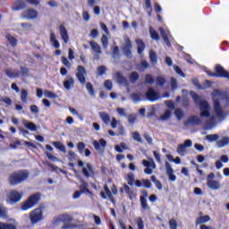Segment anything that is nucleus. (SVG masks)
<instances>
[{
  "label": "nucleus",
  "mask_w": 229,
  "mask_h": 229,
  "mask_svg": "<svg viewBox=\"0 0 229 229\" xmlns=\"http://www.w3.org/2000/svg\"><path fill=\"white\" fill-rule=\"evenodd\" d=\"M28 178H30V171L22 169L13 172L9 175L8 182L12 186L21 185V183H24Z\"/></svg>",
  "instance_id": "nucleus-1"
},
{
  "label": "nucleus",
  "mask_w": 229,
  "mask_h": 229,
  "mask_svg": "<svg viewBox=\"0 0 229 229\" xmlns=\"http://www.w3.org/2000/svg\"><path fill=\"white\" fill-rule=\"evenodd\" d=\"M191 97L194 103L199 106L200 117H206L208 119V117H210V105H208V102L207 100H201V98H199L196 93H192Z\"/></svg>",
  "instance_id": "nucleus-2"
},
{
  "label": "nucleus",
  "mask_w": 229,
  "mask_h": 229,
  "mask_svg": "<svg viewBox=\"0 0 229 229\" xmlns=\"http://www.w3.org/2000/svg\"><path fill=\"white\" fill-rule=\"evenodd\" d=\"M214 71L215 72L208 71V76H210L211 78H225V80H229V72L225 70L221 64H216Z\"/></svg>",
  "instance_id": "nucleus-3"
},
{
  "label": "nucleus",
  "mask_w": 229,
  "mask_h": 229,
  "mask_svg": "<svg viewBox=\"0 0 229 229\" xmlns=\"http://www.w3.org/2000/svg\"><path fill=\"white\" fill-rule=\"evenodd\" d=\"M40 201V193H34L30 195L25 202L21 205V210H30V208H33L37 203Z\"/></svg>",
  "instance_id": "nucleus-4"
},
{
  "label": "nucleus",
  "mask_w": 229,
  "mask_h": 229,
  "mask_svg": "<svg viewBox=\"0 0 229 229\" xmlns=\"http://www.w3.org/2000/svg\"><path fill=\"white\" fill-rule=\"evenodd\" d=\"M143 94L145 101H150V103H155L162 98L160 93L155 90L153 87H148V90Z\"/></svg>",
  "instance_id": "nucleus-5"
},
{
  "label": "nucleus",
  "mask_w": 229,
  "mask_h": 229,
  "mask_svg": "<svg viewBox=\"0 0 229 229\" xmlns=\"http://www.w3.org/2000/svg\"><path fill=\"white\" fill-rule=\"evenodd\" d=\"M44 219V211H42L41 208H35L30 213V220L31 225H37V223H40Z\"/></svg>",
  "instance_id": "nucleus-6"
},
{
  "label": "nucleus",
  "mask_w": 229,
  "mask_h": 229,
  "mask_svg": "<svg viewBox=\"0 0 229 229\" xmlns=\"http://www.w3.org/2000/svg\"><path fill=\"white\" fill-rule=\"evenodd\" d=\"M216 178V174L210 173L207 177V185L208 189L212 191H217L221 189V183L218 181L214 180Z\"/></svg>",
  "instance_id": "nucleus-7"
},
{
  "label": "nucleus",
  "mask_w": 229,
  "mask_h": 229,
  "mask_svg": "<svg viewBox=\"0 0 229 229\" xmlns=\"http://www.w3.org/2000/svg\"><path fill=\"white\" fill-rule=\"evenodd\" d=\"M77 71H78V72L76 73L77 80H79L81 85H85L87 83V79L85 78V74H87V70L85 69V66L79 65L77 67Z\"/></svg>",
  "instance_id": "nucleus-8"
},
{
  "label": "nucleus",
  "mask_w": 229,
  "mask_h": 229,
  "mask_svg": "<svg viewBox=\"0 0 229 229\" xmlns=\"http://www.w3.org/2000/svg\"><path fill=\"white\" fill-rule=\"evenodd\" d=\"M21 17L23 19H28V20L37 19V17H38V12H37V10L33 8H30L22 12Z\"/></svg>",
  "instance_id": "nucleus-9"
},
{
  "label": "nucleus",
  "mask_w": 229,
  "mask_h": 229,
  "mask_svg": "<svg viewBox=\"0 0 229 229\" xmlns=\"http://www.w3.org/2000/svg\"><path fill=\"white\" fill-rule=\"evenodd\" d=\"M100 196L102 199H110L112 203H115V199L114 198V195L112 194V191H110V188H108L107 184L104 185V191L100 192Z\"/></svg>",
  "instance_id": "nucleus-10"
},
{
  "label": "nucleus",
  "mask_w": 229,
  "mask_h": 229,
  "mask_svg": "<svg viewBox=\"0 0 229 229\" xmlns=\"http://www.w3.org/2000/svg\"><path fill=\"white\" fill-rule=\"evenodd\" d=\"M22 192H19L16 190H13L9 194V201L10 203H19L21 199H22Z\"/></svg>",
  "instance_id": "nucleus-11"
},
{
  "label": "nucleus",
  "mask_w": 229,
  "mask_h": 229,
  "mask_svg": "<svg viewBox=\"0 0 229 229\" xmlns=\"http://www.w3.org/2000/svg\"><path fill=\"white\" fill-rule=\"evenodd\" d=\"M165 167L166 171V174L168 176V180L170 182H176V175H174V170L173 169V166H171V164L169 162L165 163Z\"/></svg>",
  "instance_id": "nucleus-12"
},
{
  "label": "nucleus",
  "mask_w": 229,
  "mask_h": 229,
  "mask_svg": "<svg viewBox=\"0 0 229 229\" xmlns=\"http://www.w3.org/2000/svg\"><path fill=\"white\" fill-rule=\"evenodd\" d=\"M142 165H144V167H147L144 170L145 174H153V169L157 167L155 162H149L148 160L144 159L142 160Z\"/></svg>",
  "instance_id": "nucleus-13"
},
{
  "label": "nucleus",
  "mask_w": 229,
  "mask_h": 229,
  "mask_svg": "<svg viewBox=\"0 0 229 229\" xmlns=\"http://www.w3.org/2000/svg\"><path fill=\"white\" fill-rule=\"evenodd\" d=\"M86 167L82 168V174L85 178H90V176H96V172L94 171V167L90 163L86 164Z\"/></svg>",
  "instance_id": "nucleus-14"
},
{
  "label": "nucleus",
  "mask_w": 229,
  "mask_h": 229,
  "mask_svg": "<svg viewBox=\"0 0 229 229\" xmlns=\"http://www.w3.org/2000/svg\"><path fill=\"white\" fill-rule=\"evenodd\" d=\"M191 146H192V140H186L184 143L179 144L177 147L178 155H184L186 151L185 148H191Z\"/></svg>",
  "instance_id": "nucleus-15"
},
{
  "label": "nucleus",
  "mask_w": 229,
  "mask_h": 229,
  "mask_svg": "<svg viewBox=\"0 0 229 229\" xmlns=\"http://www.w3.org/2000/svg\"><path fill=\"white\" fill-rule=\"evenodd\" d=\"M202 121L199 119L198 115H191L190 116L187 121L185 122V126H198L201 124Z\"/></svg>",
  "instance_id": "nucleus-16"
},
{
  "label": "nucleus",
  "mask_w": 229,
  "mask_h": 229,
  "mask_svg": "<svg viewBox=\"0 0 229 229\" xmlns=\"http://www.w3.org/2000/svg\"><path fill=\"white\" fill-rule=\"evenodd\" d=\"M131 41L130 38L125 40V45L123 47V53L127 58H131Z\"/></svg>",
  "instance_id": "nucleus-17"
},
{
  "label": "nucleus",
  "mask_w": 229,
  "mask_h": 229,
  "mask_svg": "<svg viewBox=\"0 0 229 229\" xmlns=\"http://www.w3.org/2000/svg\"><path fill=\"white\" fill-rule=\"evenodd\" d=\"M93 147L95 148L96 151H105V148H106V140L105 139H100L98 141H93Z\"/></svg>",
  "instance_id": "nucleus-18"
},
{
  "label": "nucleus",
  "mask_w": 229,
  "mask_h": 229,
  "mask_svg": "<svg viewBox=\"0 0 229 229\" xmlns=\"http://www.w3.org/2000/svg\"><path fill=\"white\" fill-rule=\"evenodd\" d=\"M24 8H26V2L24 0H16L12 6L13 12H21V10H24Z\"/></svg>",
  "instance_id": "nucleus-19"
},
{
  "label": "nucleus",
  "mask_w": 229,
  "mask_h": 229,
  "mask_svg": "<svg viewBox=\"0 0 229 229\" xmlns=\"http://www.w3.org/2000/svg\"><path fill=\"white\" fill-rule=\"evenodd\" d=\"M59 33L61 38H63L64 42L67 44L69 42V33L67 32V29L64 25L59 26Z\"/></svg>",
  "instance_id": "nucleus-20"
},
{
  "label": "nucleus",
  "mask_w": 229,
  "mask_h": 229,
  "mask_svg": "<svg viewBox=\"0 0 229 229\" xmlns=\"http://www.w3.org/2000/svg\"><path fill=\"white\" fill-rule=\"evenodd\" d=\"M5 74H6V76H8V78H11L12 80H13V79L19 78V76H21V71L8 68L5 70Z\"/></svg>",
  "instance_id": "nucleus-21"
},
{
  "label": "nucleus",
  "mask_w": 229,
  "mask_h": 229,
  "mask_svg": "<svg viewBox=\"0 0 229 229\" xmlns=\"http://www.w3.org/2000/svg\"><path fill=\"white\" fill-rule=\"evenodd\" d=\"M115 79H116V81L119 85H126V86L129 85L128 79H126V77L123 76L122 72H116L115 73Z\"/></svg>",
  "instance_id": "nucleus-22"
},
{
  "label": "nucleus",
  "mask_w": 229,
  "mask_h": 229,
  "mask_svg": "<svg viewBox=\"0 0 229 229\" xmlns=\"http://www.w3.org/2000/svg\"><path fill=\"white\" fill-rule=\"evenodd\" d=\"M214 110L217 117H223V107H221V103L218 100L214 102Z\"/></svg>",
  "instance_id": "nucleus-23"
},
{
  "label": "nucleus",
  "mask_w": 229,
  "mask_h": 229,
  "mask_svg": "<svg viewBox=\"0 0 229 229\" xmlns=\"http://www.w3.org/2000/svg\"><path fill=\"white\" fill-rule=\"evenodd\" d=\"M131 99L133 103H140V101H145L144 93H131Z\"/></svg>",
  "instance_id": "nucleus-24"
},
{
  "label": "nucleus",
  "mask_w": 229,
  "mask_h": 229,
  "mask_svg": "<svg viewBox=\"0 0 229 229\" xmlns=\"http://www.w3.org/2000/svg\"><path fill=\"white\" fill-rule=\"evenodd\" d=\"M81 184L80 185V191L82 194H85L86 192L88 194H92V191L89 190V182H85L84 180L81 181Z\"/></svg>",
  "instance_id": "nucleus-25"
},
{
  "label": "nucleus",
  "mask_w": 229,
  "mask_h": 229,
  "mask_svg": "<svg viewBox=\"0 0 229 229\" xmlns=\"http://www.w3.org/2000/svg\"><path fill=\"white\" fill-rule=\"evenodd\" d=\"M50 43L55 49H60V42L56 40L55 32L50 33Z\"/></svg>",
  "instance_id": "nucleus-26"
},
{
  "label": "nucleus",
  "mask_w": 229,
  "mask_h": 229,
  "mask_svg": "<svg viewBox=\"0 0 229 229\" xmlns=\"http://www.w3.org/2000/svg\"><path fill=\"white\" fill-rule=\"evenodd\" d=\"M159 31L167 47H171V41L169 40V37H167V34L165 33L164 28L160 27Z\"/></svg>",
  "instance_id": "nucleus-27"
},
{
  "label": "nucleus",
  "mask_w": 229,
  "mask_h": 229,
  "mask_svg": "<svg viewBox=\"0 0 229 229\" xmlns=\"http://www.w3.org/2000/svg\"><path fill=\"white\" fill-rule=\"evenodd\" d=\"M5 38L8 40L9 44L12 46V47H17V42L19 41L15 37L12 36V34L10 33H7Z\"/></svg>",
  "instance_id": "nucleus-28"
},
{
  "label": "nucleus",
  "mask_w": 229,
  "mask_h": 229,
  "mask_svg": "<svg viewBox=\"0 0 229 229\" xmlns=\"http://www.w3.org/2000/svg\"><path fill=\"white\" fill-rule=\"evenodd\" d=\"M52 144L55 149H59V151H62V153H67V149L65 148V146L62 142L53 141Z\"/></svg>",
  "instance_id": "nucleus-29"
},
{
  "label": "nucleus",
  "mask_w": 229,
  "mask_h": 229,
  "mask_svg": "<svg viewBox=\"0 0 229 229\" xmlns=\"http://www.w3.org/2000/svg\"><path fill=\"white\" fill-rule=\"evenodd\" d=\"M217 148H225V146L229 145V138L223 137L220 140L216 141Z\"/></svg>",
  "instance_id": "nucleus-30"
},
{
  "label": "nucleus",
  "mask_w": 229,
  "mask_h": 229,
  "mask_svg": "<svg viewBox=\"0 0 229 229\" xmlns=\"http://www.w3.org/2000/svg\"><path fill=\"white\" fill-rule=\"evenodd\" d=\"M140 78V75H139V72H132L129 74V81L131 83H137L138 80Z\"/></svg>",
  "instance_id": "nucleus-31"
},
{
  "label": "nucleus",
  "mask_w": 229,
  "mask_h": 229,
  "mask_svg": "<svg viewBox=\"0 0 229 229\" xmlns=\"http://www.w3.org/2000/svg\"><path fill=\"white\" fill-rule=\"evenodd\" d=\"M89 44L91 47V49L95 51V53H101V47L96 41L91 40L89 42Z\"/></svg>",
  "instance_id": "nucleus-32"
},
{
  "label": "nucleus",
  "mask_w": 229,
  "mask_h": 229,
  "mask_svg": "<svg viewBox=\"0 0 229 229\" xmlns=\"http://www.w3.org/2000/svg\"><path fill=\"white\" fill-rule=\"evenodd\" d=\"M140 206L143 210H149V205H148V199L144 196L140 197Z\"/></svg>",
  "instance_id": "nucleus-33"
},
{
  "label": "nucleus",
  "mask_w": 229,
  "mask_h": 229,
  "mask_svg": "<svg viewBox=\"0 0 229 229\" xmlns=\"http://www.w3.org/2000/svg\"><path fill=\"white\" fill-rule=\"evenodd\" d=\"M99 116L105 124H108L110 123V114L107 113L100 112Z\"/></svg>",
  "instance_id": "nucleus-34"
},
{
  "label": "nucleus",
  "mask_w": 229,
  "mask_h": 229,
  "mask_svg": "<svg viewBox=\"0 0 229 229\" xmlns=\"http://www.w3.org/2000/svg\"><path fill=\"white\" fill-rule=\"evenodd\" d=\"M210 221V216L208 215L198 217L196 220V225H203L204 223H208Z\"/></svg>",
  "instance_id": "nucleus-35"
},
{
  "label": "nucleus",
  "mask_w": 229,
  "mask_h": 229,
  "mask_svg": "<svg viewBox=\"0 0 229 229\" xmlns=\"http://www.w3.org/2000/svg\"><path fill=\"white\" fill-rule=\"evenodd\" d=\"M138 44V54L142 55L144 52V49H146V44H144V41L142 39L137 40Z\"/></svg>",
  "instance_id": "nucleus-36"
},
{
  "label": "nucleus",
  "mask_w": 229,
  "mask_h": 229,
  "mask_svg": "<svg viewBox=\"0 0 229 229\" xmlns=\"http://www.w3.org/2000/svg\"><path fill=\"white\" fill-rule=\"evenodd\" d=\"M150 180H151V182H153V183H155V185H156L157 189H158V191H162V182L158 179H157V176L151 175Z\"/></svg>",
  "instance_id": "nucleus-37"
},
{
  "label": "nucleus",
  "mask_w": 229,
  "mask_h": 229,
  "mask_svg": "<svg viewBox=\"0 0 229 229\" xmlns=\"http://www.w3.org/2000/svg\"><path fill=\"white\" fill-rule=\"evenodd\" d=\"M174 115L178 121H182V119H183L185 114H183V110H182V108H176L174 110Z\"/></svg>",
  "instance_id": "nucleus-38"
},
{
  "label": "nucleus",
  "mask_w": 229,
  "mask_h": 229,
  "mask_svg": "<svg viewBox=\"0 0 229 229\" xmlns=\"http://www.w3.org/2000/svg\"><path fill=\"white\" fill-rule=\"evenodd\" d=\"M124 191L129 196H131V194L133 193V191L130 189V186H128V184L126 183L123 184V188H120L121 194H124Z\"/></svg>",
  "instance_id": "nucleus-39"
},
{
  "label": "nucleus",
  "mask_w": 229,
  "mask_h": 229,
  "mask_svg": "<svg viewBox=\"0 0 229 229\" xmlns=\"http://www.w3.org/2000/svg\"><path fill=\"white\" fill-rule=\"evenodd\" d=\"M149 33L153 40H160V36L158 35V32H157V30L153 29V27H150Z\"/></svg>",
  "instance_id": "nucleus-40"
},
{
  "label": "nucleus",
  "mask_w": 229,
  "mask_h": 229,
  "mask_svg": "<svg viewBox=\"0 0 229 229\" xmlns=\"http://www.w3.org/2000/svg\"><path fill=\"white\" fill-rule=\"evenodd\" d=\"M0 229H17V226L13 224L0 222Z\"/></svg>",
  "instance_id": "nucleus-41"
},
{
  "label": "nucleus",
  "mask_w": 229,
  "mask_h": 229,
  "mask_svg": "<svg viewBox=\"0 0 229 229\" xmlns=\"http://www.w3.org/2000/svg\"><path fill=\"white\" fill-rule=\"evenodd\" d=\"M149 59L151 64H157L158 62V57H157V52L150 50L149 51Z\"/></svg>",
  "instance_id": "nucleus-42"
},
{
  "label": "nucleus",
  "mask_w": 229,
  "mask_h": 229,
  "mask_svg": "<svg viewBox=\"0 0 229 229\" xmlns=\"http://www.w3.org/2000/svg\"><path fill=\"white\" fill-rule=\"evenodd\" d=\"M127 183L131 187L133 185V183H135V175L133 174V173H129L127 174Z\"/></svg>",
  "instance_id": "nucleus-43"
},
{
  "label": "nucleus",
  "mask_w": 229,
  "mask_h": 229,
  "mask_svg": "<svg viewBox=\"0 0 229 229\" xmlns=\"http://www.w3.org/2000/svg\"><path fill=\"white\" fill-rule=\"evenodd\" d=\"M173 115V112L171 110L166 109L165 113L160 116L161 121H167Z\"/></svg>",
  "instance_id": "nucleus-44"
},
{
  "label": "nucleus",
  "mask_w": 229,
  "mask_h": 229,
  "mask_svg": "<svg viewBox=\"0 0 229 229\" xmlns=\"http://www.w3.org/2000/svg\"><path fill=\"white\" fill-rule=\"evenodd\" d=\"M133 140H136V142H140V144H142L144 141L142 140V138L140 137V133L139 131H134L131 133Z\"/></svg>",
  "instance_id": "nucleus-45"
},
{
  "label": "nucleus",
  "mask_w": 229,
  "mask_h": 229,
  "mask_svg": "<svg viewBox=\"0 0 229 229\" xmlns=\"http://www.w3.org/2000/svg\"><path fill=\"white\" fill-rule=\"evenodd\" d=\"M206 140L209 142H216L219 140V134H208L206 136Z\"/></svg>",
  "instance_id": "nucleus-46"
},
{
  "label": "nucleus",
  "mask_w": 229,
  "mask_h": 229,
  "mask_svg": "<svg viewBox=\"0 0 229 229\" xmlns=\"http://www.w3.org/2000/svg\"><path fill=\"white\" fill-rule=\"evenodd\" d=\"M155 81L156 84L158 85V87H164V85L165 84V78H164L163 76H157Z\"/></svg>",
  "instance_id": "nucleus-47"
},
{
  "label": "nucleus",
  "mask_w": 229,
  "mask_h": 229,
  "mask_svg": "<svg viewBox=\"0 0 229 229\" xmlns=\"http://www.w3.org/2000/svg\"><path fill=\"white\" fill-rule=\"evenodd\" d=\"M155 78L151 74H147L145 76V83H148V85H153L155 83Z\"/></svg>",
  "instance_id": "nucleus-48"
},
{
  "label": "nucleus",
  "mask_w": 229,
  "mask_h": 229,
  "mask_svg": "<svg viewBox=\"0 0 229 229\" xmlns=\"http://www.w3.org/2000/svg\"><path fill=\"white\" fill-rule=\"evenodd\" d=\"M97 72L98 76H103V74L106 73V66L100 65L97 68Z\"/></svg>",
  "instance_id": "nucleus-49"
},
{
  "label": "nucleus",
  "mask_w": 229,
  "mask_h": 229,
  "mask_svg": "<svg viewBox=\"0 0 229 229\" xmlns=\"http://www.w3.org/2000/svg\"><path fill=\"white\" fill-rule=\"evenodd\" d=\"M25 128H28L30 131H37V124L29 122L27 124H25Z\"/></svg>",
  "instance_id": "nucleus-50"
},
{
  "label": "nucleus",
  "mask_w": 229,
  "mask_h": 229,
  "mask_svg": "<svg viewBox=\"0 0 229 229\" xmlns=\"http://www.w3.org/2000/svg\"><path fill=\"white\" fill-rule=\"evenodd\" d=\"M20 74H21V76H23L24 78L30 76V69H28L24 66H21Z\"/></svg>",
  "instance_id": "nucleus-51"
},
{
  "label": "nucleus",
  "mask_w": 229,
  "mask_h": 229,
  "mask_svg": "<svg viewBox=\"0 0 229 229\" xmlns=\"http://www.w3.org/2000/svg\"><path fill=\"white\" fill-rule=\"evenodd\" d=\"M141 182H142L143 187H145V189H151V187H153L151 181H149L148 179H142Z\"/></svg>",
  "instance_id": "nucleus-52"
},
{
  "label": "nucleus",
  "mask_w": 229,
  "mask_h": 229,
  "mask_svg": "<svg viewBox=\"0 0 229 229\" xmlns=\"http://www.w3.org/2000/svg\"><path fill=\"white\" fill-rule=\"evenodd\" d=\"M136 225L138 229H144V220H142V217L139 216L136 218Z\"/></svg>",
  "instance_id": "nucleus-53"
},
{
  "label": "nucleus",
  "mask_w": 229,
  "mask_h": 229,
  "mask_svg": "<svg viewBox=\"0 0 229 229\" xmlns=\"http://www.w3.org/2000/svg\"><path fill=\"white\" fill-rule=\"evenodd\" d=\"M170 229H178V222L174 218L169 220Z\"/></svg>",
  "instance_id": "nucleus-54"
},
{
  "label": "nucleus",
  "mask_w": 229,
  "mask_h": 229,
  "mask_svg": "<svg viewBox=\"0 0 229 229\" xmlns=\"http://www.w3.org/2000/svg\"><path fill=\"white\" fill-rule=\"evenodd\" d=\"M174 69L176 74H179V76H182V78H185V73L183 72V71H182V68H180V66L174 65Z\"/></svg>",
  "instance_id": "nucleus-55"
},
{
  "label": "nucleus",
  "mask_w": 229,
  "mask_h": 229,
  "mask_svg": "<svg viewBox=\"0 0 229 229\" xmlns=\"http://www.w3.org/2000/svg\"><path fill=\"white\" fill-rule=\"evenodd\" d=\"M21 99L22 103H26L28 101V91L26 89H21Z\"/></svg>",
  "instance_id": "nucleus-56"
},
{
  "label": "nucleus",
  "mask_w": 229,
  "mask_h": 229,
  "mask_svg": "<svg viewBox=\"0 0 229 229\" xmlns=\"http://www.w3.org/2000/svg\"><path fill=\"white\" fill-rule=\"evenodd\" d=\"M45 154H46V157H47V158L49 160H52L53 162H56V160H58V157L51 154L49 151H46Z\"/></svg>",
  "instance_id": "nucleus-57"
},
{
  "label": "nucleus",
  "mask_w": 229,
  "mask_h": 229,
  "mask_svg": "<svg viewBox=\"0 0 229 229\" xmlns=\"http://www.w3.org/2000/svg\"><path fill=\"white\" fill-rule=\"evenodd\" d=\"M71 85H74V79H72V77H70L64 82V87H71Z\"/></svg>",
  "instance_id": "nucleus-58"
},
{
  "label": "nucleus",
  "mask_w": 229,
  "mask_h": 229,
  "mask_svg": "<svg viewBox=\"0 0 229 229\" xmlns=\"http://www.w3.org/2000/svg\"><path fill=\"white\" fill-rule=\"evenodd\" d=\"M165 105H166L167 108L170 110H174V102L173 100L165 101Z\"/></svg>",
  "instance_id": "nucleus-59"
},
{
  "label": "nucleus",
  "mask_w": 229,
  "mask_h": 229,
  "mask_svg": "<svg viewBox=\"0 0 229 229\" xmlns=\"http://www.w3.org/2000/svg\"><path fill=\"white\" fill-rule=\"evenodd\" d=\"M102 46L103 47H108V37L106 35H103L101 38Z\"/></svg>",
  "instance_id": "nucleus-60"
},
{
  "label": "nucleus",
  "mask_w": 229,
  "mask_h": 229,
  "mask_svg": "<svg viewBox=\"0 0 229 229\" xmlns=\"http://www.w3.org/2000/svg\"><path fill=\"white\" fill-rule=\"evenodd\" d=\"M137 121V116L135 114H130L128 116V123L130 124H135V122Z\"/></svg>",
  "instance_id": "nucleus-61"
},
{
  "label": "nucleus",
  "mask_w": 229,
  "mask_h": 229,
  "mask_svg": "<svg viewBox=\"0 0 229 229\" xmlns=\"http://www.w3.org/2000/svg\"><path fill=\"white\" fill-rule=\"evenodd\" d=\"M77 149L79 151V153H83V149H85V143L84 142H79L77 144Z\"/></svg>",
  "instance_id": "nucleus-62"
},
{
  "label": "nucleus",
  "mask_w": 229,
  "mask_h": 229,
  "mask_svg": "<svg viewBox=\"0 0 229 229\" xmlns=\"http://www.w3.org/2000/svg\"><path fill=\"white\" fill-rule=\"evenodd\" d=\"M62 64L65 65V67H71V63L69 62V59L65 56L61 57Z\"/></svg>",
  "instance_id": "nucleus-63"
},
{
  "label": "nucleus",
  "mask_w": 229,
  "mask_h": 229,
  "mask_svg": "<svg viewBox=\"0 0 229 229\" xmlns=\"http://www.w3.org/2000/svg\"><path fill=\"white\" fill-rule=\"evenodd\" d=\"M113 56L114 58L119 57V47L116 46L113 47Z\"/></svg>",
  "instance_id": "nucleus-64"
}]
</instances>
